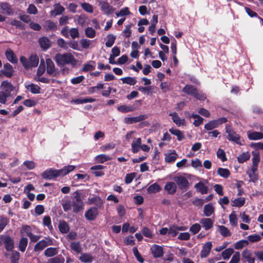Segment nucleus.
<instances>
[{"instance_id": "obj_1", "label": "nucleus", "mask_w": 263, "mask_h": 263, "mask_svg": "<svg viewBox=\"0 0 263 263\" xmlns=\"http://www.w3.org/2000/svg\"><path fill=\"white\" fill-rule=\"evenodd\" d=\"M74 165H68L60 170L53 168L47 169L42 174V177L47 180H55L59 177H63L74 170Z\"/></svg>"}, {"instance_id": "obj_2", "label": "nucleus", "mask_w": 263, "mask_h": 263, "mask_svg": "<svg viewBox=\"0 0 263 263\" xmlns=\"http://www.w3.org/2000/svg\"><path fill=\"white\" fill-rule=\"evenodd\" d=\"M54 60L58 66H64L66 64H70L74 67L76 65L77 61L73 55L70 53H65L63 54L57 53Z\"/></svg>"}, {"instance_id": "obj_3", "label": "nucleus", "mask_w": 263, "mask_h": 263, "mask_svg": "<svg viewBox=\"0 0 263 263\" xmlns=\"http://www.w3.org/2000/svg\"><path fill=\"white\" fill-rule=\"evenodd\" d=\"M83 202L81 198H72V200H69L63 204V207L65 211H68L73 209L74 212H78L83 208Z\"/></svg>"}, {"instance_id": "obj_4", "label": "nucleus", "mask_w": 263, "mask_h": 263, "mask_svg": "<svg viewBox=\"0 0 263 263\" xmlns=\"http://www.w3.org/2000/svg\"><path fill=\"white\" fill-rule=\"evenodd\" d=\"M182 91L199 100L203 101L206 99L205 95L199 93L197 89L192 85H186L182 89Z\"/></svg>"}, {"instance_id": "obj_5", "label": "nucleus", "mask_w": 263, "mask_h": 263, "mask_svg": "<svg viewBox=\"0 0 263 263\" xmlns=\"http://www.w3.org/2000/svg\"><path fill=\"white\" fill-rule=\"evenodd\" d=\"M226 131L228 134V136L227 138L228 140L232 141L239 145H242L241 142L240 136L237 134L234 130L230 129V126L228 125L226 126Z\"/></svg>"}, {"instance_id": "obj_6", "label": "nucleus", "mask_w": 263, "mask_h": 263, "mask_svg": "<svg viewBox=\"0 0 263 263\" xmlns=\"http://www.w3.org/2000/svg\"><path fill=\"white\" fill-rule=\"evenodd\" d=\"M174 181L176 184H177L181 190L187 191L189 188V182L188 180L184 177L179 176L174 177Z\"/></svg>"}, {"instance_id": "obj_7", "label": "nucleus", "mask_w": 263, "mask_h": 263, "mask_svg": "<svg viewBox=\"0 0 263 263\" xmlns=\"http://www.w3.org/2000/svg\"><path fill=\"white\" fill-rule=\"evenodd\" d=\"M53 245V241L49 237H46L44 239L38 242L34 247L35 251L43 250L45 247Z\"/></svg>"}, {"instance_id": "obj_8", "label": "nucleus", "mask_w": 263, "mask_h": 263, "mask_svg": "<svg viewBox=\"0 0 263 263\" xmlns=\"http://www.w3.org/2000/svg\"><path fill=\"white\" fill-rule=\"evenodd\" d=\"M101 11L106 15L111 14L114 13V8L106 1H102L99 3Z\"/></svg>"}, {"instance_id": "obj_9", "label": "nucleus", "mask_w": 263, "mask_h": 263, "mask_svg": "<svg viewBox=\"0 0 263 263\" xmlns=\"http://www.w3.org/2000/svg\"><path fill=\"white\" fill-rule=\"evenodd\" d=\"M1 73L7 78H11L14 73L12 66L8 63L5 64L4 69L1 70Z\"/></svg>"}, {"instance_id": "obj_10", "label": "nucleus", "mask_w": 263, "mask_h": 263, "mask_svg": "<svg viewBox=\"0 0 263 263\" xmlns=\"http://www.w3.org/2000/svg\"><path fill=\"white\" fill-rule=\"evenodd\" d=\"M147 116L146 115H141L135 117H126L124 118V122L126 124H133L135 123L141 122L147 119Z\"/></svg>"}, {"instance_id": "obj_11", "label": "nucleus", "mask_w": 263, "mask_h": 263, "mask_svg": "<svg viewBox=\"0 0 263 263\" xmlns=\"http://www.w3.org/2000/svg\"><path fill=\"white\" fill-rule=\"evenodd\" d=\"M212 246L213 245L211 241H208L204 244L200 252V256L201 258H205L209 255Z\"/></svg>"}, {"instance_id": "obj_12", "label": "nucleus", "mask_w": 263, "mask_h": 263, "mask_svg": "<svg viewBox=\"0 0 263 263\" xmlns=\"http://www.w3.org/2000/svg\"><path fill=\"white\" fill-rule=\"evenodd\" d=\"M47 65V72L49 75L56 76L57 72L55 70V66L50 59H47L46 61Z\"/></svg>"}, {"instance_id": "obj_13", "label": "nucleus", "mask_w": 263, "mask_h": 263, "mask_svg": "<svg viewBox=\"0 0 263 263\" xmlns=\"http://www.w3.org/2000/svg\"><path fill=\"white\" fill-rule=\"evenodd\" d=\"M152 253L155 258L160 257L163 254V248L157 245H154L151 248Z\"/></svg>"}, {"instance_id": "obj_14", "label": "nucleus", "mask_w": 263, "mask_h": 263, "mask_svg": "<svg viewBox=\"0 0 263 263\" xmlns=\"http://www.w3.org/2000/svg\"><path fill=\"white\" fill-rule=\"evenodd\" d=\"M39 43L41 48L45 51L51 47V42L49 39L46 36H43L39 39Z\"/></svg>"}, {"instance_id": "obj_15", "label": "nucleus", "mask_w": 263, "mask_h": 263, "mask_svg": "<svg viewBox=\"0 0 263 263\" xmlns=\"http://www.w3.org/2000/svg\"><path fill=\"white\" fill-rule=\"evenodd\" d=\"M5 55L7 59L11 63L16 64L17 63L18 59L14 52L10 48L6 50Z\"/></svg>"}, {"instance_id": "obj_16", "label": "nucleus", "mask_w": 263, "mask_h": 263, "mask_svg": "<svg viewBox=\"0 0 263 263\" xmlns=\"http://www.w3.org/2000/svg\"><path fill=\"white\" fill-rule=\"evenodd\" d=\"M0 9L2 12L8 15L13 13V10L9 3L5 2L0 4Z\"/></svg>"}, {"instance_id": "obj_17", "label": "nucleus", "mask_w": 263, "mask_h": 263, "mask_svg": "<svg viewBox=\"0 0 263 263\" xmlns=\"http://www.w3.org/2000/svg\"><path fill=\"white\" fill-rule=\"evenodd\" d=\"M170 116L172 117L173 122L178 126L185 125V120L184 119H180L178 114L174 112L170 113Z\"/></svg>"}, {"instance_id": "obj_18", "label": "nucleus", "mask_w": 263, "mask_h": 263, "mask_svg": "<svg viewBox=\"0 0 263 263\" xmlns=\"http://www.w3.org/2000/svg\"><path fill=\"white\" fill-rule=\"evenodd\" d=\"M1 238L5 243L6 249L7 251L12 250L14 247V243L10 237L1 236Z\"/></svg>"}, {"instance_id": "obj_19", "label": "nucleus", "mask_w": 263, "mask_h": 263, "mask_svg": "<svg viewBox=\"0 0 263 263\" xmlns=\"http://www.w3.org/2000/svg\"><path fill=\"white\" fill-rule=\"evenodd\" d=\"M188 115L186 116L187 118H194L195 121L193 122V124L195 127H198L199 125H201L203 122V118L200 117L199 115L195 114H190V113H187Z\"/></svg>"}, {"instance_id": "obj_20", "label": "nucleus", "mask_w": 263, "mask_h": 263, "mask_svg": "<svg viewBox=\"0 0 263 263\" xmlns=\"http://www.w3.org/2000/svg\"><path fill=\"white\" fill-rule=\"evenodd\" d=\"M1 86L3 89V91L5 92L8 95H11V92L13 90V86L10 82L7 81H4L2 82Z\"/></svg>"}, {"instance_id": "obj_21", "label": "nucleus", "mask_w": 263, "mask_h": 263, "mask_svg": "<svg viewBox=\"0 0 263 263\" xmlns=\"http://www.w3.org/2000/svg\"><path fill=\"white\" fill-rule=\"evenodd\" d=\"M43 27L46 31H55L58 27L55 23L50 20H47L45 22Z\"/></svg>"}, {"instance_id": "obj_22", "label": "nucleus", "mask_w": 263, "mask_h": 263, "mask_svg": "<svg viewBox=\"0 0 263 263\" xmlns=\"http://www.w3.org/2000/svg\"><path fill=\"white\" fill-rule=\"evenodd\" d=\"M252 155V165L251 168H253V170H255V169L258 168V165L260 160V154L258 152H253Z\"/></svg>"}, {"instance_id": "obj_23", "label": "nucleus", "mask_w": 263, "mask_h": 263, "mask_svg": "<svg viewBox=\"0 0 263 263\" xmlns=\"http://www.w3.org/2000/svg\"><path fill=\"white\" fill-rule=\"evenodd\" d=\"M242 256L244 261H247L248 263H254L255 258L252 256L250 251L245 250L242 253Z\"/></svg>"}, {"instance_id": "obj_24", "label": "nucleus", "mask_w": 263, "mask_h": 263, "mask_svg": "<svg viewBox=\"0 0 263 263\" xmlns=\"http://www.w3.org/2000/svg\"><path fill=\"white\" fill-rule=\"evenodd\" d=\"M98 214V210L97 208H93L90 209L85 213L86 218L89 220H93L97 217Z\"/></svg>"}, {"instance_id": "obj_25", "label": "nucleus", "mask_w": 263, "mask_h": 263, "mask_svg": "<svg viewBox=\"0 0 263 263\" xmlns=\"http://www.w3.org/2000/svg\"><path fill=\"white\" fill-rule=\"evenodd\" d=\"M95 101L96 99L91 98H80L72 100L71 101V103L80 104L86 103H92Z\"/></svg>"}, {"instance_id": "obj_26", "label": "nucleus", "mask_w": 263, "mask_h": 263, "mask_svg": "<svg viewBox=\"0 0 263 263\" xmlns=\"http://www.w3.org/2000/svg\"><path fill=\"white\" fill-rule=\"evenodd\" d=\"M195 188L197 192L200 193L201 194H205L208 192V186L201 181L195 185Z\"/></svg>"}, {"instance_id": "obj_27", "label": "nucleus", "mask_w": 263, "mask_h": 263, "mask_svg": "<svg viewBox=\"0 0 263 263\" xmlns=\"http://www.w3.org/2000/svg\"><path fill=\"white\" fill-rule=\"evenodd\" d=\"M164 189L170 194H173L176 191L177 185L175 182H168L165 185Z\"/></svg>"}, {"instance_id": "obj_28", "label": "nucleus", "mask_w": 263, "mask_h": 263, "mask_svg": "<svg viewBox=\"0 0 263 263\" xmlns=\"http://www.w3.org/2000/svg\"><path fill=\"white\" fill-rule=\"evenodd\" d=\"M257 171V168L253 170V168H251L250 170H248L247 171V174L250 177V181L256 182L258 179V175L256 173Z\"/></svg>"}, {"instance_id": "obj_29", "label": "nucleus", "mask_w": 263, "mask_h": 263, "mask_svg": "<svg viewBox=\"0 0 263 263\" xmlns=\"http://www.w3.org/2000/svg\"><path fill=\"white\" fill-rule=\"evenodd\" d=\"M200 223L205 230L211 229L213 226V221L210 218H203L200 220Z\"/></svg>"}, {"instance_id": "obj_30", "label": "nucleus", "mask_w": 263, "mask_h": 263, "mask_svg": "<svg viewBox=\"0 0 263 263\" xmlns=\"http://www.w3.org/2000/svg\"><path fill=\"white\" fill-rule=\"evenodd\" d=\"M141 139L138 138L136 140L133 141L132 143V151L133 153H137L141 147Z\"/></svg>"}, {"instance_id": "obj_31", "label": "nucleus", "mask_w": 263, "mask_h": 263, "mask_svg": "<svg viewBox=\"0 0 263 263\" xmlns=\"http://www.w3.org/2000/svg\"><path fill=\"white\" fill-rule=\"evenodd\" d=\"M248 138L251 140H257L263 138V134L261 132H252L248 134Z\"/></svg>"}, {"instance_id": "obj_32", "label": "nucleus", "mask_w": 263, "mask_h": 263, "mask_svg": "<svg viewBox=\"0 0 263 263\" xmlns=\"http://www.w3.org/2000/svg\"><path fill=\"white\" fill-rule=\"evenodd\" d=\"M169 132L172 134L176 136L178 140L179 141L182 140L185 138L183 133L179 129L171 128L169 129Z\"/></svg>"}, {"instance_id": "obj_33", "label": "nucleus", "mask_w": 263, "mask_h": 263, "mask_svg": "<svg viewBox=\"0 0 263 263\" xmlns=\"http://www.w3.org/2000/svg\"><path fill=\"white\" fill-rule=\"evenodd\" d=\"M135 109V107L132 105L127 106L125 105H121L117 107V110L122 113L133 111Z\"/></svg>"}, {"instance_id": "obj_34", "label": "nucleus", "mask_w": 263, "mask_h": 263, "mask_svg": "<svg viewBox=\"0 0 263 263\" xmlns=\"http://www.w3.org/2000/svg\"><path fill=\"white\" fill-rule=\"evenodd\" d=\"M79 259L83 262L91 263L93 260L91 254L88 253H82L79 257Z\"/></svg>"}, {"instance_id": "obj_35", "label": "nucleus", "mask_w": 263, "mask_h": 263, "mask_svg": "<svg viewBox=\"0 0 263 263\" xmlns=\"http://www.w3.org/2000/svg\"><path fill=\"white\" fill-rule=\"evenodd\" d=\"M23 230L26 233V234L29 237L30 240L33 242H36L40 239V236L35 235L32 234L29 231V227L28 226H25L23 227Z\"/></svg>"}, {"instance_id": "obj_36", "label": "nucleus", "mask_w": 263, "mask_h": 263, "mask_svg": "<svg viewBox=\"0 0 263 263\" xmlns=\"http://www.w3.org/2000/svg\"><path fill=\"white\" fill-rule=\"evenodd\" d=\"M96 63L93 61H90L89 63H86L83 65L82 70L84 72L92 71L95 70Z\"/></svg>"}, {"instance_id": "obj_37", "label": "nucleus", "mask_w": 263, "mask_h": 263, "mask_svg": "<svg viewBox=\"0 0 263 263\" xmlns=\"http://www.w3.org/2000/svg\"><path fill=\"white\" fill-rule=\"evenodd\" d=\"M65 11V8L60 4L56 5L54 9L50 11V14H54L55 15L61 14Z\"/></svg>"}, {"instance_id": "obj_38", "label": "nucleus", "mask_w": 263, "mask_h": 263, "mask_svg": "<svg viewBox=\"0 0 263 263\" xmlns=\"http://www.w3.org/2000/svg\"><path fill=\"white\" fill-rule=\"evenodd\" d=\"M217 173L219 176L224 178H228L230 175V172L228 169L222 167H219Z\"/></svg>"}, {"instance_id": "obj_39", "label": "nucleus", "mask_w": 263, "mask_h": 263, "mask_svg": "<svg viewBox=\"0 0 263 263\" xmlns=\"http://www.w3.org/2000/svg\"><path fill=\"white\" fill-rule=\"evenodd\" d=\"M214 211V208L212 204H208L205 205L204 207V214L206 217L210 216Z\"/></svg>"}, {"instance_id": "obj_40", "label": "nucleus", "mask_w": 263, "mask_h": 263, "mask_svg": "<svg viewBox=\"0 0 263 263\" xmlns=\"http://www.w3.org/2000/svg\"><path fill=\"white\" fill-rule=\"evenodd\" d=\"M250 158V155L248 152H243L238 156L237 160L239 163H242L248 160Z\"/></svg>"}, {"instance_id": "obj_41", "label": "nucleus", "mask_w": 263, "mask_h": 263, "mask_svg": "<svg viewBox=\"0 0 263 263\" xmlns=\"http://www.w3.org/2000/svg\"><path fill=\"white\" fill-rule=\"evenodd\" d=\"M160 186L157 183H155L149 185L147 188V192L149 193H155L161 191Z\"/></svg>"}, {"instance_id": "obj_42", "label": "nucleus", "mask_w": 263, "mask_h": 263, "mask_svg": "<svg viewBox=\"0 0 263 263\" xmlns=\"http://www.w3.org/2000/svg\"><path fill=\"white\" fill-rule=\"evenodd\" d=\"M177 159V154L175 151L173 153L165 154V161L167 163H172Z\"/></svg>"}, {"instance_id": "obj_43", "label": "nucleus", "mask_w": 263, "mask_h": 263, "mask_svg": "<svg viewBox=\"0 0 263 263\" xmlns=\"http://www.w3.org/2000/svg\"><path fill=\"white\" fill-rule=\"evenodd\" d=\"M58 253V249L56 248H48L44 251V255L47 257H52Z\"/></svg>"}, {"instance_id": "obj_44", "label": "nucleus", "mask_w": 263, "mask_h": 263, "mask_svg": "<svg viewBox=\"0 0 263 263\" xmlns=\"http://www.w3.org/2000/svg\"><path fill=\"white\" fill-rule=\"evenodd\" d=\"M110 159L111 158L106 154H100L97 155L95 158V160L98 162L101 163H104L105 162L110 160Z\"/></svg>"}, {"instance_id": "obj_45", "label": "nucleus", "mask_w": 263, "mask_h": 263, "mask_svg": "<svg viewBox=\"0 0 263 263\" xmlns=\"http://www.w3.org/2000/svg\"><path fill=\"white\" fill-rule=\"evenodd\" d=\"M59 228L60 231L62 233H67L69 230L68 224L64 221L60 222Z\"/></svg>"}, {"instance_id": "obj_46", "label": "nucleus", "mask_w": 263, "mask_h": 263, "mask_svg": "<svg viewBox=\"0 0 263 263\" xmlns=\"http://www.w3.org/2000/svg\"><path fill=\"white\" fill-rule=\"evenodd\" d=\"M39 62V59L38 57L34 54V55H31V56L29 57V62L30 65V68L31 67H35L37 66Z\"/></svg>"}, {"instance_id": "obj_47", "label": "nucleus", "mask_w": 263, "mask_h": 263, "mask_svg": "<svg viewBox=\"0 0 263 263\" xmlns=\"http://www.w3.org/2000/svg\"><path fill=\"white\" fill-rule=\"evenodd\" d=\"M121 80L122 81L123 83L129 84L130 85H134L137 83L136 79L134 77H130L122 78L121 79Z\"/></svg>"}, {"instance_id": "obj_48", "label": "nucleus", "mask_w": 263, "mask_h": 263, "mask_svg": "<svg viewBox=\"0 0 263 263\" xmlns=\"http://www.w3.org/2000/svg\"><path fill=\"white\" fill-rule=\"evenodd\" d=\"M218 227L219 231L221 235L224 237L231 236V233L227 227L223 226H218Z\"/></svg>"}, {"instance_id": "obj_49", "label": "nucleus", "mask_w": 263, "mask_h": 263, "mask_svg": "<svg viewBox=\"0 0 263 263\" xmlns=\"http://www.w3.org/2000/svg\"><path fill=\"white\" fill-rule=\"evenodd\" d=\"M116 36L112 34H108L107 36V41L105 45L107 47H111L115 43Z\"/></svg>"}, {"instance_id": "obj_50", "label": "nucleus", "mask_w": 263, "mask_h": 263, "mask_svg": "<svg viewBox=\"0 0 263 263\" xmlns=\"http://www.w3.org/2000/svg\"><path fill=\"white\" fill-rule=\"evenodd\" d=\"M233 253L234 250L232 248H228L222 252L221 256L224 260L228 259Z\"/></svg>"}, {"instance_id": "obj_51", "label": "nucleus", "mask_w": 263, "mask_h": 263, "mask_svg": "<svg viewBox=\"0 0 263 263\" xmlns=\"http://www.w3.org/2000/svg\"><path fill=\"white\" fill-rule=\"evenodd\" d=\"M28 89L33 94L40 93L41 88L37 85L32 83L28 86Z\"/></svg>"}, {"instance_id": "obj_52", "label": "nucleus", "mask_w": 263, "mask_h": 263, "mask_svg": "<svg viewBox=\"0 0 263 263\" xmlns=\"http://www.w3.org/2000/svg\"><path fill=\"white\" fill-rule=\"evenodd\" d=\"M34 187L31 184H28L25 188L24 192L27 194V197H35V194L30 193L31 191H34Z\"/></svg>"}, {"instance_id": "obj_53", "label": "nucleus", "mask_w": 263, "mask_h": 263, "mask_svg": "<svg viewBox=\"0 0 263 263\" xmlns=\"http://www.w3.org/2000/svg\"><path fill=\"white\" fill-rule=\"evenodd\" d=\"M10 24L12 26H15L16 28H19L22 30L25 29V25L20 21L13 20L10 22Z\"/></svg>"}, {"instance_id": "obj_54", "label": "nucleus", "mask_w": 263, "mask_h": 263, "mask_svg": "<svg viewBox=\"0 0 263 263\" xmlns=\"http://www.w3.org/2000/svg\"><path fill=\"white\" fill-rule=\"evenodd\" d=\"M71 249L77 253H81L82 251V247L79 242H72L70 244Z\"/></svg>"}, {"instance_id": "obj_55", "label": "nucleus", "mask_w": 263, "mask_h": 263, "mask_svg": "<svg viewBox=\"0 0 263 263\" xmlns=\"http://www.w3.org/2000/svg\"><path fill=\"white\" fill-rule=\"evenodd\" d=\"M85 32L86 36L89 38H93L95 37L96 34L95 30L93 29L92 27L86 28L85 29Z\"/></svg>"}, {"instance_id": "obj_56", "label": "nucleus", "mask_w": 263, "mask_h": 263, "mask_svg": "<svg viewBox=\"0 0 263 263\" xmlns=\"http://www.w3.org/2000/svg\"><path fill=\"white\" fill-rule=\"evenodd\" d=\"M217 127L215 120L210 121L204 125V128L207 130H212Z\"/></svg>"}, {"instance_id": "obj_57", "label": "nucleus", "mask_w": 263, "mask_h": 263, "mask_svg": "<svg viewBox=\"0 0 263 263\" xmlns=\"http://www.w3.org/2000/svg\"><path fill=\"white\" fill-rule=\"evenodd\" d=\"M28 243L27 238L23 237L19 243V249L22 252H24Z\"/></svg>"}, {"instance_id": "obj_58", "label": "nucleus", "mask_w": 263, "mask_h": 263, "mask_svg": "<svg viewBox=\"0 0 263 263\" xmlns=\"http://www.w3.org/2000/svg\"><path fill=\"white\" fill-rule=\"evenodd\" d=\"M81 7L87 12L91 13L93 11L92 6L89 3H83L81 4Z\"/></svg>"}, {"instance_id": "obj_59", "label": "nucleus", "mask_w": 263, "mask_h": 263, "mask_svg": "<svg viewBox=\"0 0 263 263\" xmlns=\"http://www.w3.org/2000/svg\"><path fill=\"white\" fill-rule=\"evenodd\" d=\"M229 220L230 224L235 227L236 226L237 224V218L236 215V214L235 212H233L230 215H229Z\"/></svg>"}, {"instance_id": "obj_60", "label": "nucleus", "mask_w": 263, "mask_h": 263, "mask_svg": "<svg viewBox=\"0 0 263 263\" xmlns=\"http://www.w3.org/2000/svg\"><path fill=\"white\" fill-rule=\"evenodd\" d=\"M245 202V198H235L232 201V205L240 207L244 204Z\"/></svg>"}, {"instance_id": "obj_61", "label": "nucleus", "mask_w": 263, "mask_h": 263, "mask_svg": "<svg viewBox=\"0 0 263 263\" xmlns=\"http://www.w3.org/2000/svg\"><path fill=\"white\" fill-rule=\"evenodd\" d=\"M20 61L25 68L28 69L30 68L29 59H27L24 56H21L20 57Z\"/></svg>"}, {"instance_id": "obj_62", "label": "nucleus", "mask_w": 263, "mask_h": 263, "mask_svg": "<svg viewBox=\"0 0 263 263\" xmlns=\"http://www.w3.org/2000/svg\"><path fill=\"white\" fill-rule=\"evenodd\" d=\"M245 9L246 10V13L251 17H257V18H258L259 20H260V18H261V17H260L258 15V14L256 12L253 11L252 10H251L249 8L245 7Z\"/></svg>"}, {"instance_id": "obj_63", "label": "nucleus", "mask_w": 263, "mask_h": 263, "mask_svg": "<svg viewBox=\"0 0 263 263\" xmlns=\"http://www.w3.org/2000/svg\"><path fill=\"white\" fill-rule=\"evenodd\" d=\"M217 156L219 159H220L222 162H224L227 160L226 153L222 149L219 148L218 149L217 152Z\"/></svg>"}, {"instance_id": "obj_64", "label": "nucleus", "mask_w": 263, "mask_h": 263, "mask_svg": "<svg viewBox=\"0 0 263 263\" xmlns=\"http://www.w3.org/2000/svg\"><path fill=\"white\" fill-rule=\"evenodd\" d=\"M201 229V226L198 223H195L192 225L190 228V231L193 234H197Z\"/></svg>"}]
</instances>
